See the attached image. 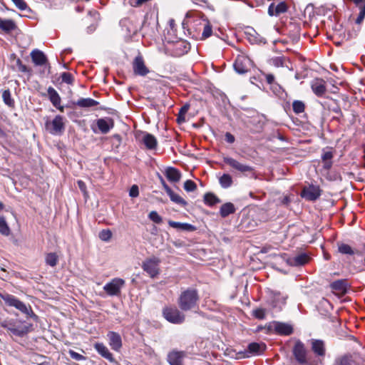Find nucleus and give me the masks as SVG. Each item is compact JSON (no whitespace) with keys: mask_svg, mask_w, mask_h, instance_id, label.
<instances>
[{"mask_svg":"<svg viewBox=\"0 0 365 365\" xmlns=\"http://www.w3.org/2000/svg\"><path fill=\"white\" fill-rule=\"evenodd\" d=\"M199 299L197 291L190 288L181 292L178 304L181 310L186 312L197 307Z\"/></svg>","mask_w":365,"mask_h":365,"instance_id":"f257e3e1","label":"nucleus"},{"mask_svg":"<svg viewBox=\"0 0 365 365\" xmlns=\"http://www.w3.org/2000/svg\"><path fill=\"white\" fill-rule=\"evenodd\" d=\"M2 299L7 305L15 307L23 314H26L30 318L34 319V320L37 319V316L34 313L31 307L30 306H27L14 296L11 294H5L2 296Z\"/></svg>","mask_w":365,"mask_h":365,"instance_id":"f03ea898","label":"nucleus"},{"mask_svg":"<svg viewBox=\"0 0 365 365\" xmlns=\"http://www.w3.org/2000/svg\"><path fill=\"white\" fill-rule=\"evenodd\" d=\"M1 325L2 327L10 331L12 334L20 337L27 334L31 327L12 319L4 320Z\"/></svg>","mask_w":365,"mask_h":365,"instance_id":"7ed1b4c3","label":"nucleus"},{"mask_svg":"<svg viewBox=\"0 0 365 365\" xmlns=\"http://www.w3.org/2000/svg\"><path fill=\"white\" fill-rule=\"evenodd\" d=\"M163 315L168 322L175 324H182L185 319V314L175 306L163 308Z\"/></svg>","mask_w":365,"mask_h":365,"instance_id":"20e7f679","label":"nucleus"},{"mask_svg":"<svg viewBox=\"0 0 365 365\" xmlns=\"http://www.w3.org/2000/svg\"><path fill=\"white\" fill-rule=\"evenodd\" d=\"M160 259L157 257H152L143 262L142 269L152 278L157 277L160 273L159 265Z\"/></svg>","mask_w":365,"mask_h":365,"instance_id":"39448f33","label":"nucleus"},{"mask_svg":"<svg viewBox=\"0 0 365 365\" xmlns=\"http://www.w3.org/2000/svg\"><path fill=\"white\" fill-rule=\"evenodd\" d=\"M292 353L296 361L302 365H307L309 362L308 351L304 344L297 340L292 349Z\"/></svg>","mask_w":365,"mask_h":365,"instance_id":"423d86ee","label":"nucleus"},{"mask_svg":"<svg viewBox=\"0 0 365 365\" xmlns=\"http://www.w3.org/2000/svg\"><path fill=\"white\" fill-rule=\"evenodd\" d=\"M125 283L124 279L115 277L106 283L103 287V289L109 296H118L120 294L121 289L124 287Z\"/></svg>","mask_w":365,"mask_h":365,"instance_id":"0eeeda50","label":"nucleus"},{"mask_svg":"<svg viewBox=\"0 0 365 365\" xmlns=\"http://www.w3.org/2000/svg\"><path fill=\"white\" fill-rule=\"evenodd\" d=\"M251 66V60L247 56L242 54L237 56L234 63V68L238 73L243 74L250 70Z\"/></svg>","mask_w":365,"mask_h":365,"instance_id":"6e6552de","label":"nucleus"},{"mask_svg":"<svg viewBox=\"0 0 365 365\" xmlns=\"http://www.w3.org/2000/svg\"><path fill=\"white\" fill-rule=\"evenodd\" d=\"M46 125L53 135L61 134L65 129L63 118L61 115H56L52 121L46 123Z\"/></svg>","mask_w":365,"mask_h":365,"instance_id":"1a4fd4ad","label":"nucleus"},{"mask_svg":"<svg viewBox=\"0 0 365 365\" xmlns=\"http://www.w3.org/2000/svg\"><path fill=\"white\" fill-rule=\"evenodd\" d=\"M223 161L230 167L240 173L252 172L253 170L252 167L246 164H243L231 157H224Z\"/></svg>","mask_w":365,"mask_h":365,"instance_id":"9d476101","label":"nucleus"},{"mask_svg":"<svg viewBox=\"0 0 365 365\" xmlns=\"http://www.w3.org/2000/svg\"><path fill=\"white\" fill-rule=\"evenodd\" d=\"M269 328L279 335L289 336L293 333L292 326L287 323L273 322Z\"/></svg>","mask_w":365,"mask_h":365,"instance_id":"9b49d317","label":"nucleus"},{"mask_svg":"<svg viewBox=\"0 0 365 365\" xmlns=\"http://www.w3.org/2000/svg\"><path fill=\"white\" fill-rule=\"evenodd\" d=\"M321 195L319 186L309 185L303 189L302 197L307 200L313 201L317 200Z\"/></svg>","mask_w":365,"mask_h":365,"instance_id":"f8f14e48","label":"nucleus"},{"mask_svg":"<svg viewBox=\"0 0 365 365\" xmlns=\"http://www.w3.org/2000/svg\"><path fill=\"white\" fill-rule=\"evenodd\" d=\"M47 96L52 103V105L59 110L61 112L63 111V106H61V99L58 92L51 86L47 89Z\"/></svg>","mask_w":365,"mask_h":365,"instance_id":"ddd939ff","label":"nucleus"},{"mask_svg":"<svg viewBox=\"0 0 365 365\" xmlns=\"http://www.w3.org/2000/svg\"><path fill=\"white\" fill-rule=\"evenodd\" d=\"M133 68L134 73L138 76H144L149 72L141 56L135 57L133 63Z\"/></svg>","mask_w":365,"mask_h":365,"instance_id":"4468645a","label":"nucleus"},{"mask_svg":"<svg viewBox=\"0 0 365 365\" xmlns=\"http://www.w3.org/2000/svg\"><path fill=\"white\" fill-rule=\"evenodd\" d=\"M107 336L111 349L118 351L122 346V340L120 334L115 331H109Z\"/></svg>","mask_w":365,"mask_h":365,"instance_id":"2eb2a0df","label":"nucleus"},{"mask_svg":"<svg viewBox=\"0 0 365 365\" xmlns=\"http://www.w3.org/2000/svg\"><path fill=\"white\" fill-rule=\"evenodd\" d=\"M287 5L284 1H281L278 4L272 3L268 8V14L269 16H279L284 14L287 11Z\"/></svg>","mask_w":365,"mask_h":365,"instance_id":"dca6fc26","label":"nucleus"},{"mask_svg":"<svg viewBox=\"0 0 365 365\" xmlns=\"http://www.w3.org/2000/svg\"><path fill=\"white\" fill-rule=\"evenodd\" d=\"M186 354L182 351H173L168 355V361L170 365H182Z\"/></svg>","mask_w":365,"mask_h":365,"instance_id":"f3484780","label":"nucleus"},{"mask_svg":"<svg viewBox=\"0 0 365 365\" xmlns=\"http://www.w3.org/2000/svg\"><path fill=\"white\" fill-rule=\"evenodd\" d=\"M96 125L99 129V130L102 133H108L111 128L114 126L113 120L110 118H103L98 119L96 121Z\"/></svg>","mask_w":365,"mask_h":365,"instance_id":"a211bd4d","label":"nucleus"},{"mask_svg":"<svg viewBox=\"0 0 365 365\" xmlns=\"http://www.w3.org/2000/svg\"><path fill=\"white\" fill-rule=\"evenodd\" d=\"M32 61L36 66H43L47 63L48 59L43 51L38 49H34L31 52Z\"/></svg>","mask_w":365,"mask_h":365,"instance_id":"6ab92c4d","label":"nucleus"},{"mask_svg":"<svg viewBox=\"0 0 365 365\" xmlns=\"http://www.w3.org/2000/svg\"><path fill=\"white\" fill-rule=\"evenodd\" d=\"M94 348L97 352L103 358L106 359L110 362L115 361V359L113 358V354L103 343H96L94 344Z\"/></svg>","mask_w":365,"mask_h":365,"instance_id":"aec40b11","label":"nucleus"},{"mask_svg":"<svg viewBox=\"0 0 365 365\" xmlns=\"http://www.w3.org/2000/svg\"><path fill=\"white\" fill-rule=\"evenodd\" d=\"M312 349L315 354L320 356L325 355L326 349L324 342L319 339H312L311 341Z\"/></svg>","mask_w":365,"mask_h":365,"instance_id":"412c9836","label":"nucleus"},{"mask_svg":"<svg viewBox=\"0 0 365 365\" xmlns=\"http://www.w3.org/2000/svg\"><path fill=\"white\" fill-rule=\"evenodd\" d=\"M312 89L317 96H322L326 92L325 81L322 79H315L312 83Z\"/></svg>","mask_w":365,"mask_h":365,"instance_id":"4be33fe9","label":"nucleus"},{"mask_svg":"<svg viewBox=\"0 0 365 365\" xmlns=\"http://www.w3.org/2000/svg\"><path fill=\"white\" fill-rule=\"evenodd\" d=\"M309 257L307 255L302 253L292 258H289L288 262L292 266H302L309 262Z\"/></svg>","mask_w":365,"mask_h":365,"instance_id":"5701e85b","label":"nucleus"},{"mask_svg":"<svg viewBox=\"0 0 365 365\" xmlns=\"http://www.w3.org/2000/svg\"><path fill=\"white\" fill-rule=\"evenodd\" d=\"M354 363L352 355L346 354L336 357L332 365H354Z\"/></svg>","mask_w":365,"mask_h":365,"instance_id":"b1692460","label":"nucleus"},{"mask_svg":"<svg viewBox=\"0 0 365 365\" xmlns=\"http://www.w3.org/2000/svg\"><path fill=\"white\" fill-rule=\"evenodd\" d=\"M165 176L170 182H177L180 180V171L174 168H168L165 170Z\"/></svg>","mask_w":365,"mask_h":365,"instance_id":"393cba45","label":"nucleus"},{"mask_svg":"<svg viewBox=\"0 0 365 365\" xmlns=\"http://www.w3.org/2000/svg\"><path fill=\"white\" fill-rule=\"evenodd\" d=\"M168 224L170 227L178 229V230H185V231H194L196 230L195 226H193L192 225L188 224V223H182V222H178L169 220Z\"/></svg>","mask_w":365,"mask_h":365,"instance_id":"a878e982","label":"nucleus"},{"mask_svg":"<svg viewBox=\"0 0 365 365\" xmlns=\"http://www.w3.org/2000/svg\"><path fill=\"white\" fill-rule=\"evenodd\" d=\"M235 207L232 202L223 204L220 209V215L222 217H226L230 214L235 212Z\"/></svg>","mask_w":365,"mask_h":365,"instance_id":"bb28decb","label":"nucleus"},{"mask_svg":"<svg viewBox=\"0 0 365 365\" xmlns=\"http://www.w3.org/2000/svg\"><path fill=\"white\" fill-rule=\"evenodd\" d=\"M331 289L338 294H344L346 291V284L344 280H337L331 284Z\"/></svg>","mask_w":365,"mask_h":365,"instance_id":"cd10ccee","label":"nucleus"},{"mask_svg":"<svg viewBox=\"0 0 365 365\" xmlns=\"http://www.w3.org/2000/svg\"><path fill=\"white\" fill-rule=\"evenodd\" d=\"M98 104V102L95 101L94 99L87 98H80L76 103L75 105L78 106L81 108H91L96 106Z\"/></svg>","mask_w":365,"mask_h":365,"instance_id":"c85d7f7f","label":"nucleus"},{"mask_svg":"<svg viewBox=\"0 0 365 365\" xmlns=\"http://www.w3.org/2000/svg\"><path fill=\"white\" fill-rule=\"evenodd\" d=\"M143 142L148 149H154L157 145L156 138L151 134L146 133L143 138Z\"/></svg>","mask_w":365,"mask_h":365,"instance_id":"c756f323","label":"nucleus"},{"mask_svg":"<svg viewBox=\"0 0 365 365\" xmlns=\"http://www.w3.org/2000/svg\"><path fill=\"white\" fill-rule=\"evenodd\" d=\"M219 183L222 188L227 189L232 186V178L230 174L224 173L219 178Z\"/></svg>","mask_w":365,"mask_h":365,"instance_id":"7c9ffc66","label":"nucleus"},{"mask_svg":"<svg viewBox=\"0 0 365 365\" xmlns=\"http://www.w3.org/2000/svg\"><path fill=\"white\" fill-rule=\"evenodd\" d=\"M14 22L11 19H2L0 18V29L5 32H9L15 29Z\"/></svg>","mask_w":365,"mask_h":365,"instance_id":"2f4dec72","label":"nucleus"},{"mask_svg":"<svg viewBox=\"0 0 365 365\" xmlns=\"http://www.w3.org/2000/svg\"><path fill=\"white\" fill-rule=\"evenodd\" d=\"M264 344L258 343H250L248 345V351L252 354H260L264 350Z\"/></svg>","mask_w":365,"mask_h":365,"instance_id":"473e14b6","label":"nucleus"},{"mask_svg":"<svg viewBox=\"0 0 365 365\" xmlns=\"http://www.w3.org/2000/svg\"><path fill=\"white\" fill-rule=\"evenodd\" d=\"M204 202L209 206H212L217 203L220 202V200L212 193H206L204 195Z\"/></svg>","mask_w":365,"mask_h":365,"instance_id":"72a5a7b5","label":"nucleus"},{"mask_svg":"<svg viewBox=\"0 0 365 365\" xmlns=\"http://www.w3.org/2000/svg\"><path fill=\"white\" fill-rule=\"evenodd\" d=\"M10 228L4 217H0V233L5 236L10 235Z\"/></svg>","mask_w":365,"mask_h":365,"instance_id":"f704fd0d","label":"nucleus"},{"mask_svg":"<svg viewBox=\"0 0 365 365\" xmlns=\"http://www.w3.org/2000/svg\"><path fill=\"white\" fill-rule=\"evenodd\" d=\"M58 257L54 252L48 253L46 256V263L51 267H55L58 263Z\"/></svg>","mask_w":365,"mask_h":365,"instance_id":"c9c22d12","label":"nucleus"},{"mask_svg":"<svg viewBox=\"0 0 365 365\" xmlns=\"http://www.w3.org/2000/svg\"><path fill=\"white\" fill-rule=\"evenodd\" d=\"M247 34L249 36L248 39L252 43H259L262 42L263 38L256 34L255 30H252L250 32L247 31Z\"/></svg>","mask_w":365,"mask_h":365,"instance_id":"e433bc0d","label":"nucleus"},{"mask_svg":"<svg viewBox=\"0 0 365 365\" xmlns=\"http://www.w3.org/2000/svg\"><path fill=\"white\" fill-rule=\"evenodd\" d=\"M292 108L296 114H299L304 111L305 105L302 101L296 100L292 103Z\"/></svg>","mask_w":365,"mask_h":365,"instance_id":"4c0bfd02","label":"nucleus"},{"mask_svg":"<svg viewBox=\"0 0 365 365\" xmlns=\"http://www.w3.org/2000/svg\"><path fill=\"white\" fill-rule=\"evenodd\" d=\"M338 250L340 253L341 254H344V255H354V250H352V248L351 247V246H349V245H346V244H339L338 245Z\"/></svg>","mask_w":365,"mask_h":365,"instance_id":"58836bf2","label":"nucleus"},{"mask_svg":"<svg viewBox=\"0 0 365 365\" xmlns=\"http://www.w3.org/2000/svg\"><path fill=\"white\" fill-rule=\"evenodd\" d=\"M2 98L4 103L10 107L14 106V102L11 98L9 90H5L2 93Z\"/></svg>","mask_w":365,"mask_h":365,"instance_id":"ea45409f","label":"nucleus"},{"mask_svg":"<svg viewBox=\"0 0 365 365\" xmlns=\"http://www.w3.org/2000/svg\"><path fill=\"white\" fill-rule=\"evenodd\" d=\"M212 26H211V25L210 24L209 22L206 21L203 24V31H202V34L201 38L202 39H205V38L210 37L212 35Z\"/></svg>","mask_w":365,"mask_h":365,"instance_id":"a19ab883","label":"nucleus"},{"mask_svg":"<svg viewBox=\"0 0 365 365\" xmlns=\"http://www.w3.org/2000/svg\"><path fill=\"white\" fill-rule=\"evenodd\" d=\"M168 196L170 197V200L179 205H185L186 202L178 194L175 193L173 190L171 192H169Z\"/></svg>","mask_w":365,"mask_h":365,"instance_id":"79ce46f5","label":"nucleus"},{"mask_svg":"<svg viewBox=\"0 0 365 365\" xmlns=\"http://www.w3.org/2000/svg\"><path fill=\"white\" fill-rule=\"evenodd\" d=\"M112 237V232L110 230H103L99 232V238L104 242H108Z\"/></svg>","mask_w":365,"mask_h":365,"instance_id":"37998d69","label":"nucleus"},{"mask_svg":"<svg viewBox=\"0 0 365 365\" xmlns=\"http://www.w3.org/2000/svg\"><path fill=\"white\" fill-rule=\"evenodd\" d=\"M266 309L263 308H257L252 312V315L258 319H263L265 318L266 316Z\"/></svg>","mask_w":365,"mask_h":365,"instance_id":"c03bdc74","label":"nucleus"},{"mask_svg":"<svg viewBox=\"0 0 365 365\" xmlns=\"http://www.w3.org/2000/svg\"><path fill=\"white\" fill-rule=\"evenodd\" d=\"M148 217L150 220L157 224H160L163 221L162 217L158 215L156 211H151L149 213Z\"/></svg>","mask_w":365,"mask_h":365,"instance_id":"a18cd8bd","label":"nucleus"},{"mask_svg":"<svg viewBox=\"0 0 365 365\" xmlns=\"http://www.w3.org/2000/svg\"><path fill=\"white\" fill-rule=\"evenodd\" d=\"M197 188L196 184L191 180H187L184 183V189L187 192H192Z\"/></svg>","mask_w":365,"mask_h":365,"instance_id":"49530a36","label":"nucleus"},{"mask_svg":"<svg viewBox=\"0 0 365 365\" xmlns=\"http://www.w3.org/2000/svg\"><path fill=\"white\" fill-rule=\"evenodd\" d=\"M365 17V4L359 5V14L356 20V23L360 24Z\"/></svg>","mask_w":365,"mask_h":365,"instance_id":"de8ad7c7","label":"nucleus"},{"mask_svg":"<svg viewBox=\"0 0 365 365\" xmlns=\"http://www.w3.org/2000/svg\"><path fill=\"white\" fill-rule=\"evenodd\" d=\"M68 354L72 359L76 361H82L86 359L84 356L74 351L73 350H69Z\"/></svg>","mask_w":365,"mask_h":365,"instance_id":"09e8293b","label":"nucleus"},{"mask_svg":"<svg viewBox=\"0 0 365 365\" xmlns=\"http://www.w3.org/2000/svg\"><path fill=\"white\" fill-rule=\"evenodd\" d=\"M62 81L68 84H71L73 83V77L70 73L64 72L61 74Z\"/></svg>","mask_w":365,"mask_h":365,"instance_id":"8fccbe9b","label":"nucleus"},{"mask_svg":"<svg viewBox=\"0 0 365 365\" xmlns=\"http://www.w3.org/2000/svg\"><path fill=\"white\" fill-rule=\"evenodd\" d=\"M16 67L18 70L22 73H27L29 71L26 65L23 64L22 61L18 58L16 61Z\"/></svg>","mask_w":365,"mask_h":365,"instance_id":"3c124183","label":"nucleus"},{"mask_svg":"<svg viewBox=\"0 0 365 365\" xmlns=\"http://www.w3.org/2000/svg\"><path fill=\"white\" fill-rule=\"evenodd\" d=\"M16 6L20 10H25L26 9V4L24 0H11Z\"/></svg>","mask_w":365,"mask_h":365,"instance_id":"603ef678","label":"nucleus"},{"mask_svg":"<svg viewBox=\"0 0 365 365\" xmlns=\"http://www.w3.org/2000/svg\"><path fill=\"white\" fill-rule=\"evenodd\" d=\"M139 195L138 187L136 185H133L130 189L129 195L132 197H136Z\"/></svg>","mask_w":365,"mask_h":365,"instance_id":"864d4df0","label":"nucleus"},{"mask_svg":"<svg viewBox=\"0 0 365 365\" xmlns=\"http://www.w3.org/2000/svg\"><path fill=\"white\" fill-rule=\"evenodd\" d=\"M333 158V153L331 150L324 151L322 156V161L331 160Z\"/></svg>","mask_w":365,"mask_h":365,"instance_id":"5fc2aeb1","label":"nucleus"},{"mask_svg":"<svg viewBox=\"0 0 365 365\" xmlns=\"http://www.w3.org/2000/svg\"><path fill=\"white\" fill-rule=\"evenodd\" d=\"M235 137L230 133H226L225 140L229 143H233L235 142Z\"/></svg>","mask_w":365,"mask_h":365,"instance_id":"6e6d98bb","label":"nucleus"},{"mask_svg":"<svg viewBox=\"0 0 365 365\" xmlns=\"http://www.w3.org/2000/svg\"><path fill=\"white\" fill-rule=\"evenodd\" d=\"M266 81L269 84H272L274 81V76L272 74L268 73L265 76Z\"/></svg>","mask_w":365,"mask_h":365,"instance_id":"4d7b16f0","label":"nucleus"},{"mask_svg":"<svg viewBox=\"0 0 365 365\" xmlns=\"http://www.w3.org/2000/svg\"><path fill=\"white\" fill-rule=\"evenodd\" d=\"M272 63L276 66H282L283 62L280 58H274L272 59Z\"/></svg>","mask_w":365,"mask_h":365,"instance_id":"13d9d810","label":"nucleus"},{"mask_svg":"<svg viewBox=\"0 0 365 365\" xmlns=\"http://www.w3.org/2000/svg\"><path fill=\"white\" fill-rule=\"evenodd\" d=\"M78 185L81 191H83V192H86V184L82 180L78 181Z\"/></svg>","mask_w":365,"mask_h":365,"instance_id":"bf43d9fd","label":"nucleus"},{"mask_svg":"<svg viewBox=\"0 0 365 365\" xmlns=\"http://www.w3.org/2000/svg\"><path fill=\"white\" fill-rule=\"evenodd\" d=\"M324 163V168H325L326 170H329L331 168L332 166V162L331 160H326V161H323Z\"/></svg>","mask_w":365,"mask_h":365,"instance_id":"052dcab7","label":"nucleus"},{"mask_svg":"<svg viewBox=\"0 0 365 365\" xmlns=\"http://www.w3.org/2000/svg\"><path fill=\"white\" fill-rule=\"evenodd\" d=\"M162 181V184H163V188L165 189V192L167 194H168L169 192H171L172 190L169 187V186L165 182V181L163 180H161Z\"/></svg>","mask_w":365,"mask_h":365,"instance_id":"680f3d73","label":"nucleus"},{"mask_svg":"<svg viewBox=\"0 0 365 365\" xmlns=\"http://www.w3.org/2000/svg\"><path fill=\"white\" fill-rule=\"evenodd\" d=\"M194 4H198V5H201L202 4H207V0H191Z\"/></svg>","mask_w":365,"mask_h":365,"instance_id":"e2e57ef3","label":"nucleus"},{"mask_svg":"<svg viewBox=\"0 0 365 365\" xmlns=\"http://www.w3.org/2000/svg\"><path fill=\"white\" fill-rule=\"evenodd\" d=\"M289 202V197H288L287 196H285V197L283 198V200H282V204H284V205H287Z\"/></svg>","mask_w":365,"mask_h":365,"instance_id":"0e129e2a","label":"nucleus"},{"mask_svg":"<svg viewBox=\"0 0 365 365\" xmlns=\"http://www.w3.org/2000/svg\"><path fill=\"white\" fill-rule=\"evenodd\" d=\"M128 31L130 34H134L136 33L137 30L135 29H128Z\"/></svg>","mask_w":365,"mask_h":365,"instance_id":"69168bd1","label":"nucleus"},{"mask_svg":"<svg viewBox=\"0 0 365 365\" xmlns=\"http://www.w3.org/2000/svg\"><path fill=\"white\" fill-rule=\"evenodd\" d=\"M356 4H358L359 6L362 4H364V0H353Z\"/></svg>","mask_w":365,"mask_h":365,"instance_id":"338daca9","label":"nucleus"},{"mask_svg":"<svg viewBox=\"0 0 365 365\" xmlns=\"http://www.w3.org/2000/svg\"><path fill=\"white\" fill-rule=\"evenodd\" d=\"M130 21H129V20H128V19H125V20H123V21H122V24H123V26H127V25H128V24H130Z\"/></svg>","mask_w":365,"mask_h":365,"instance_id":"774afa93","label":"nucleus"}]
</instances>
